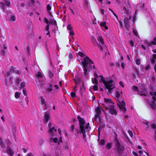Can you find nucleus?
Wrapping results in <instances>:
<instances>
[{"mask_svg":"<svg viewBox=\"0 0 156 156\" xmlns=\"http://www.w3.org/2000/svg\"><path fill=\"white\" fill-rule=\"evenodd\" d=\"M48 75L50 77H51L53 76V74L51 71H48Z\"/></svg>","mask_w":156,"mask_h":156,"instance_id":"nucleus-40","label":"nucleus"},{"mask_svg":"<svg viewBox=\"0 0 156 156\" xmlns=\"http://www.w3.org/2000/svg\"><path fill=\"white\" fill-rule=\"evenodd\" d=\"M36 2L37 3L36 4L37 8L38 9H40L41 7H42V2L39 1H36Z\"/></svg>","mask_w":156,"mask_h":156,"instance_id":"nucleus-24","label":"nucleus"},{"mask_svg":"<svg viewBox=\"0 0 156 156\" xmlns=\"http://www.w3.org/2000/svg\"><path fill=\"white\" fill-rule=\"evenodd\" d=\"M16 19V18L15 16L13 15H11L9 18L7 19V20L10 21H15Z\"/></svg>","mask_w":156,"mask_h":156,"instance_id":"nucleus-25","label":"nucleus"},{"mask_svg":"<svg viewBox=\"0 0 156 156\" xmlns=\"http://www.w3.org/2000/svg\"><path fill=\"white\" fill-rule=\"evenodd\" d=\"M0 145L2 148H4L5 146L3 143V140L1 137H0Z\"/></svg>","mask_w":156,"mask_h":156,"instance_id":"nucleus-27","label":"nucleus"},{"mask_svg":"<svg viewBox=\"0 0 156 156\" xmlns=\"http://www.w3.org/2000/svg\"><path fill=\"white\" fill-rule=\"evenodd\" d=\"M25 100L27 104L28 105V97H27L25 98Z\"/></svg>","mask_w":156,"mask_h":156,"instance_id":"nucleus-57","label":"nucleus"},{"mask_svg":"<svg viewBox=\"0 0 156 156\" xmlns=\"http://www.w3.org/2000/svg\"><path fill=\"white\" fill-rule=\"evenodd\" d=\"M112 145L111 143H108L106 145L107 148L108 149H110L112 147Z\"/></svg>","mask_w":156,"mask_h":156,"instance_id":"nucleus-33","label":"nucleus"},{"mask_svg":"<svg viewBox=\"0 0 156 156\" xmlns=\"http://www.w3.org/2000/svg\"><path fill=\"white\" fill-rule=\"evenodd\" d=\"M50 115L47 112H46L45 113L44 118V122L45 123L47 122L49 119Z\"/></svg>","mask_w":156,"mask_h":156,"instance_id":"nucleus-18","label":"nucleus"},{"mask_svg":"<svg viewBox=\"0 0 156 156\" xmlns=\"http://www.w3.org/2000/svg\"><path fill=\"white\" fill-rule=\"evenodd\" d=\"M55 156H61V154L59 150L57 149L55 151Z\"/></svg>","mask_w":156,"mask_h":156,"instance_id":"nucleus-28","label":"nucleus"},{"mask_svg":"<svg viewBox=\"0 0 156 156\" xmlns=\"http://www.w3.org/2000/svg\"><path fill=\"white\" fill-rule=\"evenodd\" d=\"M116 149L119 153L122 152L124 149V147L123 146L120 144L118 141L116 142Z\"/></svg>","mask_w":156,"mask_h":156,"instance_id":"nucleus-13","label":"nucleus"},{"mask_svg":"<svg viewBox=\"0 0 156 156\" xmlns=\"http://www.w3.org/2000/svg\"><path fill=\"white\" fill-rule=\"evenodd\" d=\"M47 9L48 11V12L51 10V7L49 4H48L47 5Z\"/></svg>","mask_w":156,"mask_h":156,"instance_id":"nucleus-43","label":"nucleus"},{"mask_svg":"<svg viewBox=\"0 0 156 156\" xmlns=\"http://www.w3.org/2000/svg\"><path fill=\"white\" fill-rule=\"evenodd\" d=\"M104 10L103 9H101V14L103 15L104 13Z\"/></svg>","mask_w":156,"mask_h":156,"instance_id":"nucleus-61","label":"nucleus"},{"mask_svg":"<svg viewBox=\"0 0 156 156\" xmlns=\"http://www.w3.org/2000/svg\"><path fill=\"white\" fill-rule=\"evenodd\" d=\"M71 96L72 97H74L76 96V94L75 92H73L71 93Z\"/></svg>","mask_w":156,"mask_h":156,"instance_id":"nucleus-53","label":"nucleus"},{"mask_svg":"<svg viewBox=\"0 0 156 156\" xmlns=\"http://www.w3.org/2000/svg\"><path fill=\"white\" fill-rule=\"evenodd\" d=\"M102 110V108L100 106H98L96 108V115L98 117H99L100 115Z\"/></svg>","mask_w":156,"mask_h":156,"instance_id":"nucleus-21","label":"nucleus"},{"mask_svg":"<svg viewBox=\"0 0 156 156\" xmlns=\"http://www.w3.org/2000/svg\"><path fill=\"white\" fill-rule=\"evenodd\" d=\"M70 12H71L72 13L73 15H75V14L74 13V12H73V9H70Z\"/></svg>","mask_w":156,"mask_h":156,"instance_id":"nucleus-62","label":"nucleus"},{"mask_svg":"<svg viewBox=\"0 0 156 156\" xmlns=\"http://www.w3.org/2000/svg\"><path fill=\"white\" fill-rule=\"evenodd\" d=\"M20 95V93L19 92H16L15 93V97L17 99L18 98Z\"/></svg>","mask_w":156,"mask_h":156,"instance_id":"nucleus-31","label":"nucleus"},{"mask_svg":"<svg viewBox=\"0 0 156 156\" xmlns=\"http://www.w3.org/2000/svg\"><path fill=\"white\" fill-rule=\"evenodd\" d=\"M136 63L137 65H139L141 63L140 59L139 58L137 59L136 60Z\"/></svg>","mask_w":156,"mask_h":156,"instance_id":"nucleus-41","label":"nucleus"},{"mask_svg":"<svg viewBox=\"0 0 156 156\" xmlns=\"http://www.w3.org/2000/svg\"><path fill=\"white\" fill-rule=\"evenodd\" d=\"M27 156H34V155L32 153H29L28 154Z\"/></svg>","mask_w":156,"mask_h":156,"instance_id":"nucleus-63","label":"nucleus"},{"mask_svg":"<svg viewBox=\"0 0 156 156\" xmlns=\"http://www.w3.org/2000/svg\"><path fill=\"white\" fill-rule=\"evenodd\" d=\"M151 44L154 45L156 44V37H155L153 41H151Z\"/></svg>","mask_w":156,"mask_h":156,"instance_id":"nucleus-39","label":"nucleus"},{"mask_svg":"<svg viewBox=\"0 0 156 156\" xmlns=\"http://www.w3.org/2000/svg\"><path fill=\"white\" fill-rule=\"evenodd\" d=\"M39 83L38 84V85L39 87H43V83L41 81H39Z\"/></svg>","mask_w":156,"mask_h":156,"instance_id":"nucleus-51","label":"nucleus"},{"mask_svg":"<svg viewBox=\"0 0 156 156\" xmlns=\"http://www.w3.org/2000/svg\"><path fill=\"white\" fill-rule=\"evenodd\" d=\"M144 123L147 126L146 127L147 128V130L151 128L154 129H156V125L154 123H151L148 122H144Z\"/></svg>","mask_w":156,"mask_h":156,"instance_id":"nucleus-12","label":"nucleus"},{"mask_svg":"<svg viewBox=\"0 0 156 156\" xmlns=\"http://www.w3.org/2000/svg\"><path fill=\"white\" fill-rule=\"evenodd\" d=\"M10 72L11 73H16L18 74H20L21 72L18 70H17L16 68L13 66H12L10 69Z\"/></svg>","mask_w":156,"mask_h":156,"instance_id":"nucleus-16","label":"nucleus"},{"mask_svg":"<svg viewBox=\"0 0 156 156\" xmlns=\"http://www.w3.org/2000/svg\"><path fill=\"white\" fill-rule=\"evenodd\" d=\"M98 39L100 43L99 47L100 46L101 49H103V48L105 46V44L103 40L102 39V37L100 36H98Z\"/></svg>","mask_w":156,"mask_h":156,"instance_id":"nucleus-14","label":"nucleus"},{"mask_svg":"<svg viewBox=\"0 0 156 156\" xmlns=\"http://www.w3.org/2000/svg\"><path fill=\"white\" fill-rule=\"evenodd\" d=\"M69 57L70 59H71L73 58L72 55L71 54H70L69 55Z\"/></svg>","mask_w":156,"mask_h":156,"instance_id":"nucleus-60","label":"nucleus"},{"mask_svg":"<svg viewBox=\"0 0 156 156\" xmlns=\"http://www.w3.org/2000/svg\"><path fill=\"white\" fill-rule=\"evenodd\" d=\"M78 55L81 58L78 59V60L80 63L82 65L84 75L87 77L90 72V68L95 69L94 63L88 57H84V55L82 52H79Z\"/></svg>","mask_w":156,"mask_h":156,"instance_id":"nucleus-2","label":"nucleus"},{"mask_svg":"<svg viewBox=\"0 0 156 156\" xmlns=\"http://www.w3.org/2000/svg\"><path fill=\"white\" fill-rule=\"evenodd\" d=\"M1 54L3 56H5V54H6V53L5 52V51H4V50H2L1 52Z\"/></svg>","mask_w":156,"mask_h":156,"instance_id":"nucleus-45","label":"nucleus"},{"mask_svg":"<svg viewBox=\"0 0 156 156\" xmlns=\"http://www.w3.org/2000/svg\"><path fill=\"white\" fill-rule=\"evenodd\" d=\"M50 23L47 24V25L46 27V29L45 31H48L49 30V24Z\"/></svg>","mask_w":156,"mask_h":156,"instance_id":"nucleus-54","label":"nucleus"},{"mask_svg":"<svg viewBox=\"0 0 156 156\" xmlns=\"http://www.w3.org/2000/svg\"><path fill=\"white\" fill-rule=\"evenodd\" d=\"M128 133L129 134V135H130V136H131V137H132L133 136V133L131 131H130V130H129L128 131Z\"/></svg>","mask_w":156,"mask_h":156,"instance_id":"nucleus-52","label":"nucleus"},{"mask_svg":"<svg viewBox=\"0 0 156 156\" xmlns=\"http://www.w3.org/2000/svg\"><path fill=\"white\" fill-rule=\"evenodd\" d=\"M131 31L133 30V32L135 35L136 36H137V33L136 31L133 28L132 29H131Z\"/></svg>","mask_w":156,"mask_h":156,"instance_id":"nucleus-42","label":"nucleus"},{"mask_svg":"<svg viewBox=\"0 0 156 156\" xmlns=\"http://www.w3.org/2000/svg\"><path fill=\"white\" fill-rule=\"evenodd\" d=\"M150 95L152 96V99L153 101H152L151 103H150V105L152 108L153 110H155L156 107L155 101L156 100V92H150Z\"/></svg>","mask_w":156,"mask_h":156,"instance_id":"nucleus-8","label":"nucleus"},{"mask_svg":"<svg viewBox=\"0 0 156 156\" xmlns=\"http://www.w3.org/2000/svg\"><path fill=\"white\" fill-rule=\"evenodd\" d=\"M140 70L141 71L144 72L146 73V72H145V69L144 68V66H142L141 67Z\"/></svg>","mask_w":156,"mask_h":156,"instance_id":"nucleus-49","label":"nucleus"},{"mask_svg":"<svg viewBox=\"0 0 156 156\" xmlns=\"http://www.w3.org/2000/svg\"><path fill=\"white\" fill-rule=\"evenodd\" d=\"M152 62L154 63L155 62V60L156 59V54H154L152 55Z\"/></svg>","mask_w":156,"mask_h":156,"instance_id":"nucleus-35","label":"nucleus"},{"mask_svg":"<svg viewBox=\"0 0 156 156\" xmlns=\"http://www.w3.org/2000/svg\"><path fill=\"white\" fill-rule=\"evenodd\" d=\"M141 48L143 49L144 50H145L146 48L145 47V46L143 45H141Z\"/></svg>","mask_w":156,"mask_h":156,"instance_id":"nucleus-59","label":"nucleus"},{"mask_svg":"<svg viewBox=\"0 0 156 156\" xmlns=\"http://www.w3.org/2000/svg\"><path fill=\"white\" fill-rule=\"evenodd\" d=\"M133 154L135 156H138L137 153L134 151H133Z\"/></svg>","mask_w":156,"mask_h":156,"instance_id":"nucleus-58","label":"nucleus"},{"mask_svg":"<svg viewBox=\"0 0 156 156\" xmlns=\"http://www.w3.org/2000/svg\"><path fill=\"white\" fill-rule=\"evenodd\" d=\"M5 142L7 144V147L9 146L11 144V142L9 139H7L6 140Z\"/></svg>","mask_w":156,"mask_h":156,"instance_id":"nucleus-34","label":"nucleus"},{"mask_svg":"<svg viewBox=\"0 0 156 156\" xmlns=\"http://www.w3.org/2000/svg\"><path fill=\"white\" fill-rule=\"evenodd\" d=\"M48 127L50 134H53L50 139L51 142H54L55 144H58L59 146L60 142L61 143L62 142L61 136L60 137L59 141L58 140V139L57 138L54 137V135L57 133L56 129L55 128L54 124L49 123L48 124Z\"/></svg>","mask_w":156,"mask_h":156,"instance_id":"nucleus-4","label":"nucleus"},{"mask_svg":"<svg viewBox=\"0 0 156 156\" xmlns=\"http://www.w3.org/2000/svg\"><path fill=\"white\" fill-rule=\"evenodd\" d=\"M117 105L119 108L123 112H125L126 111V108L125 107L126 104L124 101H117Z\"/></svg>","mask_w":156,"mask_h":156,"instance_id":"nucleus-10","label":"nucleus"},{"mask_svg":"<svg viewBox=\"0 0 156 156\" xmlns=\"http://www.w3.org/2000/svg\"><path fill=\"white\" fill-rule=\"evenodd\" d=\"M20 78H17L16 79V84H18L20 82Z\"/></svg>","mask_w":156,"mask_h":156,"instance_id":"nucleus-47","label":"nucleus"},{"mask_svg":"<svg viewBox=\"0 0 156 156\" xmlns=\"http://www.w3.org/2000/svg\"><path fill=\"white\" fill-rule=\"evenodd\" d=\"M67 29L68 30H72V27L70 24H69L67 26Z\"/></svg>","mask_w":156,"mask_h":156,"instance_id":"nucleus-48","label":"nucleus"},{"mask_svg":"<svg viewBox=\"0 0 156 156\" xmlns=\"http://www.w3.org/2000/svg\"><path fill=\"white\" fill-rule=\"evenodd\" d=\"M69 35L72 38H73V35H74V32L73 30H70Z\"/></svg>","mask_w":156,"mask_h":156,"instance_id":"nucleus-36","label":"nucleus"},{"mask_svg":"<svg viewBox=\"0 0 156 156\" xmlns=\"http://www.w3.org/2000/svg\"><path fill=\"white\" fill-rule=\"evenodd\" d=\"M90 69H94V71H95L94 73L95 78H92L93 83L96 84L95 82L96 81L98 83L97 79H98L104 88L106 90H108L110 92L112 93L113 92V89H115V87L113 84V80L111 79L105 78L101 75L99 76L96 73V69L95 67V69L90 68Z\"/></svg>","mask_w":156,"mask_h":156,"instance_id":"nucleus-1","label":"nucleus"},{"mask_svg":"<svg viewBox=\"0 0 156 156\" xmlns=\"http://www.w3.org/2000/svg\"><path fill=\"white\" fill-rule=\"evenodd\" d=\"M6 152L10 156H13L14 153V152L10 146L7 147Z\"/></svg>","mask_w":156,"mask_h":156,"instance_id":"nucleus-15","label":"nucleus"},{"mask_svg":"<svg viewBox=\"0 0 156 156\" xmlns=\"http://www.w3.org/2000/svg\"><path fill=\"white\" fill-rule=\"evenodd\" d=\"M105 141L104 140L102 139V140L100 142V145H103L105 144Z\"/></svg>","mask_w":156,"mask_h":156,"instance_id":"nucleus-50","label":"nucleus"},{"mask_svg":"<svg viewBox=\"0 0 156 156\" xmlns=\"http://www.w3.org/2000/svg\"><path fill=\"white\" fill-rule=\"evenodd\" d=\"M136 10L135 12L134 13V14L133 16L132 17L134 23L136 19Z\"/></svg>","mask_w":156,"mask_h":156,"instance_id":"nucleus-32","label":"nucleus"},{"mask_svg":"<svg viewBox=\"0 0 156 156\" xmlns=\"http://www.w3.org/2000/svg\"><path fill=\"white\" fill-rule=\"evenodd\" d=\"M83 4L85 7L88 8L90 6L88 1H83Z\"/></svg>","mask_w":156,"mask_h":156,"instance_id":"nucleus-26","label":"nucleus"},{"mask_svg":"<svg viewBox=\"0 0 156 156\" xmlns=\"http://www.w3.org/2000/svg\"><path fill=\"white\" fill-rule=\"evenodd\" d=\"M40 100L41 102V104L42 105H44L45 108V109H47V107L45 103V99L44 98H43V97H41L40 98Z\"/></svg>","mask_w":156,"mask_h":156,"instance_id":"nucleus-23","label":"nucleus"},{"mask_svg":"<svg viewBox=\"0 0 156 156\" xmlns=\"http://www.w3.org/2000/svg\"><path fill=\"white\" fill-rule=\"evenodd\" d=\"M123 10L124 11V14H126L127 15H129V11L127 6L123 7Z\"/></svg>","mask_w":156,"mask_h":156,"instance_id":"nucleus-20","label":"nucleus"},{"mask_svg":"<svg viewBox=\"0 0 156 156\" xmlns=\"http://www.w3.org/2000/svg\"><path fill=\"white\" fill-rule=\"evenodd\" d=\"M129 43L131 47H133L134 46V42L132 40H130L129 42Z\"/></svg>","mask_w":156,"mask_h":156,"instance_id":"nucleus-38","label":"nucleus"},{"mask_svg":"<svg viewBox=\"0 0 156 156\" xmlns=\"http://www.w3.org/2000/svg\"><path fill=\"white\" fill-rule=\"evenodd\" d=\"M104 101V105L105 108L109 110L111 114L116 115L117 112L114 108V103L111 99L107 98H105Z\"/></svg>","mask_w":156,"mask_h":156,"instance_id":"nucleus-5","label":"nucleus"},{"mask_svg":"<svg viewBox=\"0 0 156 156\" xmlns=\"http://www.w3.org/2000/svg\"><path fill=\"white\" fill-rule=\"evenodd\" d=\"M95 82L96 84H95L93 86V89L94 90H98V83H97V82L96 81Z\"/></svg>","mask_w":156,"mask_h":156,"instance_id":"nucleus-30","label":"nucleus"},{"mask_svg":"<svg viewBox=\"0 0 156 156\" xmlns=\"http://www.w3.org/2000/svg\"><path fill=\"white\" fill-rule=\"evenodd\" d=\"M99 24L101 27H103L105 30L108 29V27L106 25V23L105 22H101L99 23Z\"/></svg>","mask_w":156,"mask_h":156,"instance_id":"nucleus-22","label":"nucleus"},{"mask_svg":"<svg viewBox=\"0 0 156 156\" xmlns=\"http://www.w3.org/2000/svg\"><path fill=\"white\" fill-rule=\"evenodd\" d=\"M23 93L25 96L27 95V92L26 88H24L23 90Z\"/></svg>","mask_w":156,"mask_h":156,"instance_id":"nucleus-44","label":"nucleus"},{"mask_svg":"<svg viewBox=\"0 0 156 156\" xmlns=\"http://www.w3.org/2000/svg\"><path fill=\"white\" fill-rule=\"evenodd\" d=\"M119 84L120 85V86H121L122 87H124V85L123 84V83L122 82H121V81L120 82Z\"/></svg>","mask_w":156,"mask_h":156,"instance_id":"nucleus-56","label":"nucleus"},{"mask_svg":"<svg viewBox=\"0 0 156 156\" xmlns=\"http://www.w3.org/2000/svg\"><path fill=\"white\" fill-rule=\"evenodd\" d=\"M151 67V66L149 64H148L147 65L144 66V68L145 69V72L148 71Z\"/></svg>","mask_w":156,"mask_h":156,"instance_id":"nucleus-29","label":"nucleus"},{"mask_svg":"<svg viewBox=\"0 0 156 156\" xmlns=\"http://www.w3.org/2000/svg\"><path fill=\"white\" fill-rule=\"evenodd\" d=\"M59 87L57 85H52L50 84L49 86L46 89V91L49 93H51L52 91L53 92L55 93L58 91Z\"/></svg>","mask_w":156,"mask_h":156,"instance_id":"nucleus-7","label":"nucleus"},{"mask_svg":"<svg viewBox=\"0 0 156 156\" xmlns=\"http://www.w3.org/2000/svg\"><path fill=\"white\" fill-rule=\"evenodd\" d=\"M58 133H59V135H61V129L59 128L58 129Z\"/></svg>","mask_w":156,"mask_h":156,"instance_id":"nucleus-64","label":"nucleus"},{"mask_svg":"<svg viewBox=\"0 0 156 156\" xmlns=\"http://www.w3.org/2000/svg\"><path fill=\"white\" fill-rule=\"evenodd\" d=\"M124 23L126 28L127 31H129V19L128 18H125L124 19Z\"/></svg>","mask_w":156,"mask_h":156,"instance_id":"nucleus-17","label":"nucleus"},{"mask_svg":"<svg viewBox=\"0 0 156 156\" xmlns=\"http://www.w3.org/2000/svg\"><path fill=\"white\" fill-rule=\"evenodd\" d=\"M36 76H37V77L40 78H41L43 77V75L42 74V73L39 72H38V73Z\"/></svg>","mask_w":156,"mask_h":156,"instance_id":"nucleus-37","label":"nucleus"},{"mask_svg":"<svg viewBox=\"0 0 156 156\" xmlns=\"http://www.w3.org/2000/svg\"><path fill=\"white\" fill-rule=\"evenodd\" d=\"M25 85L26 83L24 82H22L20 84V87H25Z\"/></svg>","mask_w":156,"mask_h":156,"instance_id":"nucleus-46","label":"nucleus"},{"mask_svg":"<svg viewBox=\"0 0 156 156\" xmlns=\"http://www.w3.org/2000/svg\"><path fill=\"white\" fill-rule=\"evenodd\" d=\"M133 90L135 91H137L139 94L141 96H147V93L146 92V90L144 88L141 91L138 90V87L136 86H133L132 87Z\"/></svg>","mask_w":156,"mask_h":156,"instance_id":"nucleus-11","label":"nucleus"},{"mask_svg":"<svg viewBox=\"0 0 156 156\" xmlns=\"http://www.w3.org/2000/svg\"><path fill=\"white\" fill-rule=\"evenodd\" d=\"M5 85L6 86L11 84L13 83V78L10 76L9 72L7 73L5 75Z\"/></svg>","mask_w":156,"mask_h":156,"instance_id":"nucleus-9","label":"nucleus"},{"mask_svg":"<svg viewBox=\"0 0 156 156\" xmlns=\"http://www.w3.org/2000/svg\"><path fill=\"white\" fill-rule=\"evenodd\" d=\"M122 94V92L121 90L118 89L116 90L115 96L117 98H119Z\"/></svg>","mask_w":156,"mask_h":156,"instance_id":"nucleus-19","label":"nucleus"},{"mask_svg":"<svg viewBox=\"0 0 156 156\" xmlns=\"http://www.w3.org/2000/svg\"><path fill=\"white\" fill-rule=\"evenodd\" d=\"M11 2L9 0H5L4 2H0V8L5 13H6L7 10V8L5 6L9 7L11 5Z\"/></svg>","mask_w":156,"mask_h":156,"instance_id":"nucleus-6","label":"nucleus"},{"mask_svg":"<svg viewBox=\"0 0 156 156\" xmlns=\"http://www.w3.org/2000/svg\"><path fill=\"white\" fill-rule=\"evenodd\" d=\"M78 120L80 123V132L83 133V139L86 140V134L85 129L87 131H89L91 129V127L89 125V123H87L85 126V121L84 119L78 115L77 117Z\"/></svg>","mask_w":156,"mask_h":156,"instance_id":"nucleus-3","label":"nucleus"},{"mask_svg":"<svg viewBox=\"0 0 156 156\" xmlns=\"http://www.w3.org/2000/svg\"><path fill=\"white\" fill-rule=\"evenodd\" d=\"M44 22L47 24L50 23H49V21L46 18H45V19L44 20Z\"/></svg>","mask_w":156,"mask_h":156,"instance_id":"nucleus-55","label":"nucleus"}]
</instances>
